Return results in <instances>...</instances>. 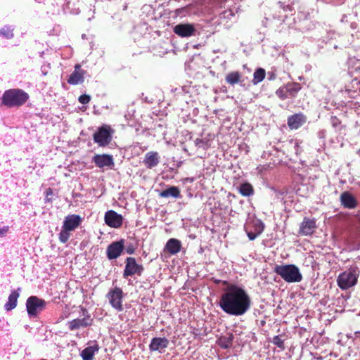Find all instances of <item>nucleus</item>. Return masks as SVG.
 Segmentation results:
<instances>
[{
  "label": "nucleus",
  "mask_w": 360,
  "mask_h": 360,
  "mask_svg": "<svg viewBox=\"0 0 360 360\" xmlns=\"http://www.w3.org/2000/svg\"><path fill=\"white\" fill-rule=\"evenodd\" d=\"M254 232L256 233L257 236H259L264 231V226L261 221L257 220L254 224Z\"/></svg>",
  "instance_id": "obj_30"
},
{
  "label": "nucleus",
  "mask_w": 360,
  "mask_h": 360,
  "mask_svg": "<svg viewBox=\"0 0 360 360\" xmlns=\"http://www.w3.org/2000/svg\"><path fill=\"white\" fill-rule=\"evenodd\" d=\"M195 143L196 146H198L199 148H202L204 149L207 148L208 146L207 141H205L202 139H197L195 141Z\"/></svg>",
  "instance_id": "obj_33"
},
{
  "label": "nucleus",
  "mask_w": 360,
  "mask_h": 360,
  "mask_svg": "<svg viewBox=\"0 0 360 360\" xmlns=\"http://www.w3.org/2000/svg\"><path fill=\"white\" fill-rule=\"evenodd\" d=\"M19 295L18 290H14L10 294L8 302L5 304V308L7 311H10L16 307Z\"/></svg>",
  "instance_id": "obj_23"
},
{
  "label": "nucleus",
  "mask_w": 360,
  "mask_h": 360,
  "mask_svg": "<svg viewBox=\"0 0 360 360\" xmlns=\"http://www.w3.org/2000/svg\"><path fill=\"white\" fill-rule=\"evenodd\" d=\"M8 227H4L3 229H0V236H4L6 232L8 231Z\"/></svg>",
  "instance_id": "obj_37"
},
{
  "label": "nucleus",
  "mask_w": 360,
  "mask_h": 360,
  "mask_svg": "<svg viewBox=\"0 0 360 360\" xmlns=\"http://www.w3.org/2000/svg\"><path fill=\"white\" fill-rule=\"evenodd\" d=\"M74 71H79V72H84L83 70H81V65H79V64H77L75 66V70Z\"/></svg>",
  "instance_id": "obj_38"
},
{
  "label": "nucleus",
  "mask_w": 360,
  "mask_h": 360,
  "mask_svg": "<svg viewBox=\"0 0 360 360\" xmlns=\"http://www.w3.org/2000/svg\"><path fill=\"white\" fill-rule=\"evenodd\" d=\"M92 320L89 316L75 319L68 323L69 328L72 330L84 328L91 325Z\"/></svg>",
  "instance_id": "obj_15"
},
{
  "label": "nucleus",
  "mask_w": 360,
  "mask_h": 360,
  "mask_svg": "<svg viewBox=\"0 0 360 360\" xmlns=\"http://www.w3.org/2000/svg\"><path fill=\"white\" fill-rule=\"evenodd\" d=\"M94 160L99 167H110L114 165L112 157L110 155H96L94 156Z\"/></svg>",
  "instance_id": "obj_17"
},
{
  "label": "nucleus",
  "mask_w": 360,
  "mask_h": 360,
  "mask_svg": "<svg viewBox=\"0 0 360 360\" xmlns=\"http://www.w3.org/2000/svg\"><path fill=\"white\" fill-rule=\"evenodd\" d=\"M105 222L112 228H120L123 223V217L114 210H109L105 213Z\"/></svg>",
  "instance_id": "obj_8"
},
{
  "label": "nucleus",
  "mask_w": 360,
  "mask_h": 360,
  "mask_svg": "<svg viewBox=\"0 0 360 360\" xmlns=\"http://www.w3.org/2000/svg\"><path fill=\"white\" fill-rule=\"evenodd\" d=\"M46 195H52V193H53L52 190L51 188H48L46 191Z\"/></svg>",
  "instance_id": "obj_39"
},
{
  "label": "nucleus",
  "mask_w": 360,
  "mask_h": 360,
  "mask_svg": "<svg viewBox=\"0 0 360 360\" xmlns=\"http://www.w3.org/2000/svg\"><path fill=\"white\" fill-rule=\"evenodd\" d=\"M276 94L281 99H285L288 98V94L285 88V86L279 88L276 91Z\"/></svg>",
  "instance_id": "obj_31"
},
{
  "label": "nucleus",
  "mask_w": 360,
  "mask_h": 360,
  "mask_svg": "<svg viewBox=\"0 0 360 360\" xmlns=\"http://www.w3.org/2000/svg\"><path fill=\"white\" fill-rule=\"evenodd\" d=\"M133 251H134V250H131V249H127V253H129V254H132V253H133Z\"/></svg>",
  "instance_id": "obj_40"
},
{
  "label": "nucleus",
  "mask_w": 360,
  "mask_h": 360,
  "mask_svg": "<svg viewBox=\"0 0 360 360\" xmlns=\"http://www.w3.org/2000/svg\"><path fill=\"white\" fill-rule=\"evenodd\" d=\"M246 232H247V235L248 236V238L250 240H255L258 236L256 233L255 232H252L251 231H248V228H246Z\"/></svg>",
  "instance_id": "obj_35"
},
{
  "label": "nucleus",
  "mask_w": 360,
  "mask_h": 360,
  "mask_svg": "<svg viewBox=\"0 0 360 360\" xmlns=\"http://www.w3.org/2000/svg\"><path fill=\"white\" fill-rule=\"evenodd\" d=\"M240 77L241 75L238 72H231L226 76V82L231 85H234L240 82Z\"/></svg>",
  "instance_id": "obj_26"
},
{
  "label": "nucleus",
  "mask_w": 360,
  "mask_h": 360,
  "mask_svg": "<svg viewBox=\"0 0 360 360\" xmlns=\"http://www.w3.org/2000/svg\"><path fill=\"white\" fill-rule=\"evenodd\" d=\"M251 298L243 288L236 285H229L221 294L219 306L231 316H243L251 307Z\"/></svg>",
  "instance_id": "obj_1"
},
{
  "label": "nucleus",
  "mask_w": 360,
  "mask_h": 360,
  "mask_svg": "<svg viewBox=\"0 0 360 360\" xmlns=\"http://www.w3.org/2000/svg\"><path fill=\"white\" fill-rule=\"evenodd\" d=\"M84 72L74 71L69 77L68 82L72 85H77L84 82Z\"/></svg>",
  "instance_id": "obj_22"
},
{
  "label": "nucleus",
  "mask_w": 360,
  "mask_h": 360,
  "mask_svg": "<svg viewBox=\"0 0 360 360\" xmlns=\"http://www.w3.org/2000/svg\"><path fill=\"white\" fill-rule=\"evenodd\" d=\"M169 343V340L165 337H155L151 340L149 349L150 352H158L161 354L168 347Z\"/></svg>",
  "instance_id": "obj_12"
},
{
  "label": "nucleus",
  "mask_w": 360,
  "mask_h": 360,
  "mask_svg": "<svg viewBox=\"0 0 360 360\" xmlns=\"http://www.w3.org/2000/svg\"><path fill=\"white\" fill-rule=\"evenodd\" d=\"M69 232L70 231L63 229H62V231L59 233V240L61 243H65L70 238Z\"/></svg>",
  "instance_id": "obj_29"
},
{
  "label": "nucleus",
  "mask_w": 360,
  "mask_h": 360,
  "mask_svg": "<svg viewBox=\"0 0 360 360\" xmlns=\"http://www.w3.org/2000/svg\"><path fill=\"white\" fill-rule=\"evenodd\" d=\"M274 271L287 283H299L302 280L299 268L294 264L276 265Z\"/></svg>",
  "instance_id": "obj_2"
},
{
  "label": "nucleus",
  "mask_w": 360,
  "mask_h": 360,
  "mask_svg": "<svg viewBox=\"0 0 360 360\" xmlns=\"http://www.w3.org/2000/svg\"><path fill=\"white\" fill-rule=\"evenodd\" d=\"M265 77V70L262 68L257 69L254 72V77L252 79V83L254 84H257L262 82Z\"/></svg>",
  "instance_id": "obj_28"
},
{
  "label": "nucleus",
  "mask_w": 360,
  "mask_h": 360,
  "mask_svg": "<svg viewBox=\"0 0 360 360\" xmlns=\"http://www.w3.org/2000/svg\"><path fill=\"white\" fill-rule=\"evenodd\" d=\"M196 29L193 24L180 23L174 26V32L181 37H189L195 34Z\"/></svg>",
  "instance_id": "obj_10"
},
{
  "label": "nucleus",
  "mask_w": 360,
  "mask_h": 360,
  "mask_svg": "<svg viewBox=\"0 0 360 360\" xmlns=\"http://www.w3.org/2000/svg\"><path fill=\"white\" fill-rule=\"evenodd\" d=\"M285 88L288 94V97H295L298 91L301 89V86L298 83L288 84Z\"/></svg>",
  "instance_id": "obj_25"
},
{
  "label": "nucleus",
  "mask_w": 360,
  "mask_h": 360,
  "mask_svg": "<svg viewBox=\"0 0 360 360\" xmlns=\"http://www.w3.org/2000/svg\"><path fill=\"white\" fill-rule=\"evenodd\" d=\"M107 297L109 300L110 305L117 310L121 311L123 310L122 298L123 291L120 288H115L110 290L107 294Z\"/></svg>",
  "instance_id": "obj_6"
},
{
  "label": "nucleus",
  "mask_w": 360,
  "mask_h": 360,
  "mask_svg": "<svg viewBox=\"0 0 360 360\" xmlns=\"http://www.w3.org/2000/svg\"><path fill=\"white\" fill-rule=\"evenodd\" d=\"M0 34L9 39L13 36V30L9 27H4L1 30Z\"/></svg>",
  "instance_id": "obj_32"
},
{
  "label": "nucleus",
  "mask_w": 360,
  "mask_h": 360,
  "mask_svg": "<svg viewBox=\"0 0 360 360\" xmlns=\"http://www.w3.org/2000/svg\"><path fill=\"white\" fill-rule=\"evenodd\" d=\"M124 247V240L116 241L108 245L106 253L109 259H117L122 252Z\"/></svg>",
  "instance_id": "obj_11"
},
{
  "label": "nucleus",
  "mask_w": 360,
  "mask_h": 360,
  "mask_svg": "<svg viewBox=\"0 0 360 360\" xmlns=\"http://www.w3.org/2000/svg\"><path fill=\"white\" fill-rule=\"evenodd\" d=\"M159 162L160 156L157 152L150 151L145 155L143 163L147 167V168L151 169L157 166Z\"/></svg>",
  "instance_id": "obj_16"
},
{
  "label": "nucleus",
  "mask_w": 360,
  "mask_h": 360,
  "mask_svg": "<svg viewBox=\"0 0 360 360\" xmlns=\"http://www.w3.org/2000/svg\"><path fill=\"white\" fill-rule=\"evenodd\" d=\"M160 196L162 198L173 197L175 198H180V190L176 186H171L166 190L162 191L160 193Z\"/></svg>",
  "instance_id": "obj_24"
},
{
  "label": "nucleus",
  "mask_w": 360,
  "mask_h": 360,
  "mask_svg": "<svg viewBox=\"0 0 360 360\" xmlns=\"http://www.w3.org/2000/svg\"><path fill=\"white\" fill-rule=\"evenodd\" d=\"M143 270V266L136 263L135 258L127 257L123 276L124 278H127L136 274L140 275Z\"/></svg>",
  "instance_id": "obj_7"
},
{
  "label": "nucleus",
  "mask_w": 360,
  "mask_h": 360,
  "mask_svg": "<svg viewBox=\"0 0 360 360\" xmlns=\"http://www.w3.org/2000/svg\"><path fill=\"white\" fill-rule=\"evenodd\" d=\"M181 243L180 240L175 238H170L167 242L165 250L168 251L171 255H176L180 252Z\"/></svg>",
  "instance_id": "obj_19"
},
{
  "label": "nucleus",
  "mask_w": 360,
  "mask_h": 360,
  "mask_svg": "<svg viewBox=\"0 0 360 360\" xmlns=\"http://www.w3.org/2000/svg\"><path fill=\"white\" fill-rule=\"evenodd\" d=\"M342 205L347 208L352 209L356 205L355 198L349 193L345 192L340 196Z\"/></svg>",
  "instance_id": "obj_20"
},
{
  "label": "nucleus",
  "mask_w": 360,
  "mask_h": 360,
  "mask_svg": "<svg viewBox=\"0 0 360 360\" xmlns=\"http://www.w3.org/2000/svg\"><path fill=\"white\" fill-rule=\"evenodd\" d=\"M359 276V271L357 268H350L341 273L337 278L339 288L343 290L354 287Z\"/></svg>",
  "instance_id": "obj_4"
},
{
  "label": "nucleus",
  "mask_w": 360,
  "mask_h": 360,
  "mask_svg": "<svg viewBox=\"0 0 360 360\" xmlns=\"http://www.w3.org/2000/svg\"><path fill=\"white\" fill-rule=\"evenodd\" d=\"M305 117L302 114H296L288 118V124L291 129H297L305 122Z\"/></svg>",
  "instance_id": "obj_18"
},
{
  "label": "nucleus",
  "mask_w": 360,
  "mask_h": 360,
  "mask_svg": "<svg viewBox=\"0 0 360 360\" xmlns=\"http://www.w3.org/2000/svg\"><path fill=\"white\" fill-rule=\"evenodd\" d=\"M82 222V218L77 214L68 215L64 220L63 229L72 231L77 229Z\"/></svg>",
  "instance_id": "obj_13"
},
{
  "label": "nucleus",
  "mask_w": 360,
  "mask_h": 360,
  "mask_svg": "<svg viewBox=\"0 0 360 360\" xmlns=\"http://www.w3.org/2000/svg\"><path fill=\"white\" fill-rule=\"evenodd\" d=\"M46 302L37 297L32 296L27 300L26 307L27 313L30 316H35L44 309Z\"/></svg>",
  "instance_id": "obj_5"
},
{
  "label": "nucleus",
  "mask_w": 360,
  "mask_h": 360,
  "mask_svg": "<svg viewBox=\"0 0 360 360\" xmlns=\"http://www.w3.org/2000/svg\"><path fill=\"white\" fill-rule=\"evenodd\" d=\"M316 229V221L304 218L300 226V234L303 236H308L314 233Z\"/></svg>",
  "instance_id": "obj_14"
},
{
  "label": "nucleus",
  "mask_w": 360,
  "mask_h": 360,
  "mask_svg": "<svg viewBox=\"0 0 360 360\" xmlns=\"http://www.w3.org/2000/svg\"><path fill=\"white\" fill-rule=\"evenodd\" d=\"M109 127H101L97 132L94 134V140L101 146L108 145L111 141V136L109 131Z\"/></svg>",
  "instance_id": "obj_9"
},
{
  "label": "nucleus",
  "mask_w": 360,
  "mask_h": 360,
  "mask_svg": "<svg viewBox=\"0 0 360 360\" xmlns=\"http://www.w3.org/2000/svg\"><path fill=\"white\" fill-rule=\"evenodd\" d=\"M98 349L99 347L97 345L87 347L82 351L81 356L83 360H93L94 356Z\"/></svg>",
  "instance_id": "obj_21"
},
{
  "label": "nucleus",
  "mask_w": 360,
  "mask_h": 360,
  "mask_svg": "<svg viewBox=\"0 0 360 360\" xmlns=\"http://www.w3.org/2000/svg\"><path fill=\"white\" fill-rule=\"evenodd\" d=\"M28 94L21 89H10L6 91L2 97V102L8 107L19 106L24 104L28 99Z\"/></svg>",
  "instance_id": "obj_3"
},
{
  "label": "nucleus",
  "mask_w": 360,
  "mask_h": 360,
  "mask_svg": "<svg viewBox=\"0 0 360 360\" xmlns=\"http://www.w3.org/2000/svg\"><path fill=\"white\" fill-rule=\"evenodd\" d=\"M274 343L278 346L279 347H281L283 346V342L281 340V339L276 336L274 339Z\"/></svg>",
  "instance_id": "obj_36"
},
{
  "label": "nucleus",
  "mask_w": 360,
  "mask_h": 360,
  "mask_svg": "<svg viewBox=\"0 0 360 360\" xmlns=\"http://www.w3.org/2000/svg\"><path fill=\"white\" fill-rule=\"evenodd\" d=\"M239 192L243 196H250L253 194L254 190L249 183H244L239 187Z\"/></svg>",
  "instance_id": "obj_27"
},
{
  "label": "nucleus",
  "mask_w": 360,
  "mask_h": 360,
  "mask_svg": "<svg viewBox=\"0 0 360 360\" xmlns=\"http://www.w3.org/2000/svg\"><path fill=\"white\" fill-rule=\"evenodd\" d=\"M91 97L89 95L83 94L79 97V101L82 104H87L89 103Z\"/></svg>",
  "instance_id": "obj_34"
}]
</instances>
